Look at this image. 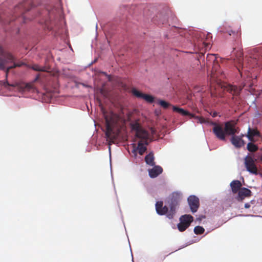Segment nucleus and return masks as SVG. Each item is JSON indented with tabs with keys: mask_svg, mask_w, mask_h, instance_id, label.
<instances>
[{
	"mask_svg": "<svg viewBox=\"0 0 262 262\" xmlns=\"http://www.w3.org/2000/svg\"><path fill=\"white\" fill-rule=\"evenodd\" d=\"M17 66L16 64V63L14 62L13 65L12 66H10V67H8L6 70H5V72H6V81H3V82L4 83V85L5 86H13L12 84H10L8 81H7V77H8V73L9 72V71L12 69H13V68H16L17 67Z\"/></svg>",
	"mask_w": 262,
	"mask_h": 262,
	"instance_id": "nucleus-25",
	"label": "nucleus"
},
{
	"mask_svg": "<svg viewBox=\"0 0 262 262\" xmlns=\"http://www.w3.org/2000/svg\"><path fill=\"white\" fill-rule=\"evenodd\" d=\"M210 124L214 126L212 129L213 133L218 139L221 141L226 140V135L232 136L239 132V128L236 127V123L233 120L225 122L224 128L221 125L215 122H211Z\"/></svg>",
	"mask_w": 262,
	"mask_h": 262,
	"instance_id": "nucleus-1",
	"label": "nucleus"
},
{
	"mask_svg": "<svg viewBox=\"0 0 262 262\" xmlns=\"http://www.w3.org/2000/svg\"><path fill=\"white\" fill-rule=\"evenodd\" d=\"M100 92H101V93L102 94H104L103 90L102 89H101V91H100Z\"/></svg>",
	"mask_w": 262,
	"mask_h": 262,
	"instance_id": "nucleus-37",
	"label": "nucleus"
},
{
	"mask_svg": "<svg viewBox=\"0 0 262 262\" xmlns=\"http://www.w3.org/2000/svg\"><path fill=\"white\" fill-rule=\"evenodd\" d=\"M130 125L132 130L135 131L136 133L142 128L140 123L139 122V120H138L132 122L130 123Z\"/></svg>",
	"mask_w": 262,
	"mask_h": 262,
	"instance_id": "nucleus-23",
	"label": "nucleus"
},
{
	"mask_svg": "<svg viewBox=\"0 0 262 262\" xmlns=\"http://www.w3.org/2000/svg\"><path fill=\"white\" fill-rule=\"evenodd\" d=\"M21 88L23 91H29V92H35V88L34 86L33 83H24L21 85Z\"/></svg>",
	"mask_w": 262,
	"mask_h": 262,
	"instance_id": "nucleus-22",
	"label": "nucleus"
},
{
	"mask_svg": "<svg viewBox=\"0 0 262 262\" xmlns=\"http://www.w3.org/2000/svg\"><path fill=\"white\" fill-rule=\"evenodd\" d=\"M244 164L247 171L252 174H257V168L252 157L247 156L244 159Z\"/></svg>",
	"mask_w": 262,
	"mask_h": 262,
	"instance_id": "nucleus-9",
	"label": "nucleus"
},
{
	"mask_svg": "<svg viewBox=\"0 0 262 262\" xmlns=\"http://www.w3.org/2000/svg\"><path fill=\"white\" fill-rule=\"evenodd\" d=\"M261 160L262 161V156H261Z\"/></svg>",
	"mask_w": 262,
	"mask_h": 262,
	"instance_id": "nucleus-39",
	"label": "nucleus"
},
{
	"mask_svg": "<svg viewBox=\"0 0 262 262\" xmlns=\"http://www.w3.org/2000/svg\"><path fill=\"white\" fill-rule=\"evenodd\" d=\"M203 43L204 45V46L206 49L210 48V43L209 42H205L204 41Z\"/></svg>",
	"mask_w": 262,
	"mask_h": 262,
	"instance_id": "nucleus-33",
	"label": "nucleus"
},
{
	"mask_svg": "<svg viewBox=\"0 0 262 262\" xmlns=\"http://www.w3.org/2000/svg\"><path fill=\"white\" fill-rule=\"evenodd\" d=\"M145 142H143V141H139L138 143V146H137L139 154L140 155H143V154L145 152L147 149L146 146H145Z\"/></svg>",
	"mask_w": 262,
	"mask_h": 262,
	"instance_id": "nucleus-24",
	"label": "nucleus"
},
{
	"mask_svg": "<svg viewBox=\"0 0 262 262\" xmlns=\"http://www.w3.org/2000/svg\"><path fill=\"white\" fill-rule=\"evenodd\" d=\"M32 68L36 71H44L43 68L40 67L37 64L34 65Z\"/></svg>",
	"mask_w": 262,
	"mask_h": 262,
	"instance_id": "nucleus-31",
	"label": "nucleus"
},
{
	"mask_svg": "<svg viewBox=\"0 0 262 262\" xmlns=\"http://www.w3.org/2000/svg\"><path fill=\"white\" fill-rule=\"evenodd\" d=\"M157 103L164 109H166L169 106H171V104L163 100H158Z\"/></svg>",
	"mask_w": 262,
	"mask_h": 262,
	"instance_id": "nucleus-28",
	"label": "nucleus"
},
{
	"mask_svg": "<svg viewBox=\"0 0 262 262\" xmlns=\"http://www.w3.org/2000/svg\"><path fill=\"white\" fill-rule=\"evenodd\" d=\"M244 206L245 208L248 209L250 207V205L249 203H246Z\"/></svg>",
	"mask_w": 262,
	"mask_h": 262,
	"instance_id": "nucleus-35",
	"label": "nucleus"
},
{
	"mask_svg": "<svg viewBox=\"0 0 262 262\" xmlns=\"http://www.w3.org/2000/svg\"><path fill=\"white\" fill-rule=\"evenodd\" d=\"M220 32L223 33H227L229 35H231L232 34H234L235 33V32L230 29V26H228L227 25H224L223 28H221Z\"/></svg>",
	"mask_w": 262,
	"mask_h": 262,
	"instance_id": "nucleus-26",
	"label": "nucleus"
},
{
	"mask_svg": "<svg viewBox=\"0 0 262 262\" xmlns=\"http://www.w3.org/2000/svg\"><path fill=\"white\" fill-rule=\"evenodd\" d=\"M32 6L31 0H26L19 3L14 8L10 21H13L17 17H20L24 23H26L28 19L25 16V13L28 11Z\"/></svg>",
	"mask_w": 262,
	"mask_h": 262,
	"instance_id": "nucleus-2",
	"label": "nucleus"
},
{
	"mask_svg": "<svg viewBox=\"0 0 262 262\" xmlns=\"http://www.w3.org/2000/svg\"><path fill=\"white\" fill-rule=\"evenodd\" d=\"M182 199V193L179 192H174L169 196L168 204L170 207V210L167 215V217L171 219L173 217L176 213V207L179 205Z\"/></svg>",
	"mask_w": 262,
	"mask_h": 262,
	"instance_id": "nucleus-3",
	"label": "nucleus"
},
{
	"mask_svg": "<svg viewBox=\"0 0 262 262\" xmlns=\"http://www.w3.org/2000/svg\"><path fill=\"white\" fill-rule=\"evenodd\" d=\"M132 92L137 98L143 99L148 103H152L154 101V97L151 95L143 94L135 88L132 89Z\"/></svg>",
	"mask_w": 262,
	"mask_h": 262,
	"instance_id": "nucleus-11",
	"label": "nucleus"
},
{
	"mask_svg": "<svg viewBox=\"0 0 262 262\" xmlns=\"http://www.w3.org/2000/svg\"><path fill=\"white\" fill-rule=\"evenodd\" d=\"M246 136L251 142H255L254 137H260V133L257 129H252L249 127Z\"/></svg>",
	"mask_w": 262,
	"mask_h": 262,
	"instance_id": "nucleus-19",
	"label": "nucleus"
},
{
	"mask_svg": "<svg viewBox=\"0 0 262 262\" xmlns=\"http://www.w3.org/2000/svg\"><path fill=\"white\" fill-rule=\"evenodd\" d=\"M188 202L191 211L193 213L196 212L200 206L199 198L194 195H191L188 198Z\"/></svg>",
	"mask_w": 262,
	"mask_h": 262,
	"instance_id": "nucleus-12",
	"label": "nucleus"
},
{
	"mask_svg": "<svg viewBox=\"0 0 262 262\" xmlns=\"http://www.w3.org/2000/svg\"><path fill=\"white\" fill-rule=\"evenodd\" d=\"M225 89L231 95H232V99H234L235 96H237L240 94L242 88H238L235 85L229 84L225 86Z\"/></svg>",
	"mask_w": 262,
	"mask_h": 262,
	"instance_id": "nucleus-17",
	"label": "nucleus"
},
{
	"mask_svg": "<svg viewBox=\"0 0 262 262\" xmlns=\"http://www.w3.org/2000/svg\"><path fill=\"white\" fill-rule=\"evenodd\" d=\"M204 231L205 229L204 228L200 226H196L194 228V232L197 235L202 234L204 232Z\"/></svg>",
	"mask_w": 262,
	"mask_h": 262,
	"instance_id": "nucleus-29",
	"label": "nucleus"
},
{
	"mask_svg": "<svg viewBox=\"0 0 262 262\" xmlns=\"http://www.w3.org/2000/svg\"><path fill=\"white\" fill-rule=\"evenodd\" d=\"M231 143L237 148H239L244 146L245 142L242 139L241 136H237L235 135L232 136L230 139Z\"/></svg>",
	"mask_w": 262,
	"mask_h": 262,
	"instance_id": "nucleus-15",
	"label": "nucleus"
},
{
	"mask_svg": "<svg viewBox=\"0 0 262 262\" xmlns=\"http://www.w3.org/2000/svg\"><path fill=\"white\" fill-rule=\"evenodd\" d=\"M247 148L250 152H255L258 150V147L256 145L250 142L248 143Z\"/></svg>",
	"mask_w": 262,
	"mask_h": 262,
	"instance_id": "nucleus-27",
	"label": "nucleus"
},
{
	"mask_svg": "<svg viewBox=\"0 0 262 262\" xmlns=\"http://www.w3.org/2000/svg\"><path fill=\"white\" fill-rule=\"evenodd\" d=\"M252 195V192L250 190L245 187H242L238 192V195L235 199L238 201H243L246 198Z\"/></svg>",
	"mask_w": 262,
	"mask_h": 262,
	"instance_id": "nucleus-13",
	"label": "nucleus"
},
{
	"mask_svg": "<svg viewBox=\"0 0 262 262\" xmlns=\"http://www.w3.org/2000/svg\"><path fill=\"white\" fill-rule=\"evenodd\" d=\"M239 136H241L242 139L244 135L243 134H241Z\"/></svg>",
	"mask_w": 262,
	"mask_h": 262,
	"instance_id": "nucleus-38",
	"label": "nucleus"
},
{
	"mask_svg": "<svg viewBox=\"0 0 262 262\" xmlns=\"http://www.w3.org/2000/svg\"><path fill=\"white\" fill-rule=\"evenodd\" d=\"M193 221V217L189 214L182 215L180 218V223L178 224V228L181 232L184 231L190 225Z\"/></svg>",
	"mask_w": 262,
	"mask_h": 262,
	"instance_id": "nucleus-8",
	"label": "nucleus"
},
{
	"mask_svg": "<svg viewBox=\"0 0 262 262\" xmlns=\"http://www.w3.org/2000/svg\"><path fill=\"white\" fill-rule=\"evenodd\" d=\"M242 186L241 182L238 180H234L230 183V186L233 193H237L242 188Z\"/></svg>",
	"mask_w": 262,
	"mask_h": 262,
	"instance_id": "nucleus-20",
	"label": "nucleus"
},
{
	"mask_svg": "<svg viewBox=\"0 0 262 262\" xmlns=\"http://www.w3.org/2000/svg\"><path fill=\"white\" fill-rule=\"evenodd\" d=\"M154 160L155 158L152 152H150L145 157V161L146 163L151 166H155V165Z\"/></svg>",
	"mask_w": 262,
	"mask_h": 262,
	"instance_id": "nucleus-21",
	"label": "nucleus"
},
{
	"mask_svg": "<svg viewBox=\"0 0 262 262\" xmlns=\"http://www.w3.org/2000/svg\"><path fill=\"white\" fill-rule=\"evenodd\" d=\"M212 117H215L217 116V113L216 112H214L212 115Z\"/></svg>",
	"mask_w": 262,
	"mask_h": 262,
	"instance_id": "nucleus-36",
	"label": "nucleus"
},
{
	"mask_svg": "<svg viewBox=\"0 0 262 262\" xmlns=\"http://www.w3.org/2000/svg\"><path fill=\"white\" fill-rule=\"evenodd\" d=\"M133 149L132 150V152L134 154V157L136 158L137 156V151L138 149L135 144H133Z\"/></svg>",
	"mask_w": 262,
	"mask_h": 262,
	"instance_id": "nucleus-32",
	"label": "nucleus"
},
{
	"mask_svg": "<svg viewBox=\"0 0 262 262\" xmlns=\"http://www.w3.org/2000/svg\"><path fill=\"white\" fill-rule=\"evenodd\" d=\"M156 209L157 213L160 215L168 214V208L166 206H163L162 201H158L156 204Z\"/></svg>",
	"mask_w": 262,
	"mask_h": 262,
	"instance_id": "nucleus-16",
	"label": "nucleus"
},
{
	"mask_svg": "<svg viewBox=\"0 0 262 262\" xmlns=\"http://www.w3.org/2000/svg\"><path fill=\"white\" fill-rule=\"evenodd\" d=\"M220 68V66L217 62L214 61L213 62L212 68L211 70V75H210V87H211V93L212 96H215V95L213 93L212 91V88L213 87V82L216 81L217 84H219V82L216 80V78H217L219 76V74H222L220 71H218Z\"/></svg>",
	"mask_w": 262,
	"mask_h": 262,
	"instance_id": "nucleus-7",
	"label": "nucleus"
},
{
	"mask_svg": "<svg viewBox=\"0 0 262 262\" xmlns=\"http://www.w3.org/2000/svg\"><path fill=\"white\" fill-rule=\"evenodd\" d=\"M172 110L173 112H177L182 116H188L190 118H194L196 120L198 123H206L208 122V121L206 120L202 117L195 116L194 114L190 113L188 111H186L182 108H180L177 106H172Z\"/></svg>",
	"mask_w": 262,
	"mask_h": 262,
	"instance_id": "nucleus-6",
	"label": "nucleus"
},
{
	"mask_svg": "<svg viewBox=\"0 0 262 262\" xmlns=\"http://www.w3.org/2000/svg\"><path fill=\"white\" fill-rule=\"evenodd\" d=\"M153 168L148 169L149 176L151 178H155L157 177L159 175L163 172L162 168L159 165L153 166Z\"/></svg>",
	"mask_w": 262,
	"mask_h": 262,
	"instance_id": "nucleus-18",
	"label": "nucleus"
},
{
	"mask_svg": "<svg viewBox=\"0 0 262 262\" xmlns=\"http://www.w3.org/2000/svg\"><path fill=\"white\" fill-rule=\"evenodd\" d=\"M206 58L208 61L212 60L213 62L216 60V57L214 54H208Z\"/></svg>",
	"mask_w": 262,
	"mask_h": 262,
	"instance_id": "nucleus-30",
	"label": "nucleus"
},
{
	"mask_svg": "<svg viewBox=\"0 0 262 262\" xmlns=\"http://www.w3.org/2000/svg\"><path fill=\"white\" fill-rule=\"evenodd\" d=\"M104 117L105 121L106 131L105 133V137L107 140H112L114 139L113 127L116 123L115 114L110 113L107 114L104 113Z\"/></svg>",
	"mask_w": 262,
	"mask_h": 262,
	"instance_id": "nucleus-4",
	"label": "nucleus"
},
{
	"mask_svg": "<svg viewBox=\"0 0 262 262\" xmlns=\"http://www.w3.org/2000/svg\"><path fill=\"white\" fill-rule=\"evenodd\" d=\"M15 58L9 52L5 51L0 46V70H5V64L8 62H14Z\"/></svg>",
	"mask_w": 262,
	"mask_h": 262,
	"instance_id": "nucleus-5",
	"label": "nucleus"
},
{
	"mask_svg": "<svg viewBox=\"0 0 262 262\" xmlns=\"http://www.w3.org/2000/svg\"><path fill=\"white\" fill-rule=\"evenodd\" d=\"M136 137L140 139V141H143L145 142V144L147 145L148 144V139L149 138L148 133L143 128L139 130L136 133Z\"/></svg>",
	"mask_w": 262,
	"mask_h": 262,
	"instance_id": "nucleus-14",
	"label": "nucleus"
},
{
	"mask_svg": "<svg viewBox=\"0 0 262 262\" xmlns=\"http://www.w3.org/2000/svg\"><path fill=\"white\" fill-rule=\"evenodd\" d=\"M232 56H235V58L234 60H236L237 62L239 63V66L237 67V69L239 73H241V76H242V72L240 69L241 66H242V69H244V63H243V54L242 50L241 49H238L236 50L235 48H233V50L232 51Z\"/></svg>",
	"mask_w": 262,
	"mask_h": 262,
	"instance_id": "nucleus-10",
	"label": "nucleus"
},
{
	"mask_svg": "<svg viewBox=\"0 0 262 262\" xmlns=\"http://www.w3.org/2000/svg\"><path fill=\"white\" fill-rule=\"evenodd\" d=\"M15 63L16 65H18V66H17V67H20L25 64V63L23 62H19L18 63Z\"/></svg>",
	"mask_w": 262,
	"mask_h": 262,
	"instance_id": "nucleus-34",
	"label": "nucleus"
}]
</instances>
